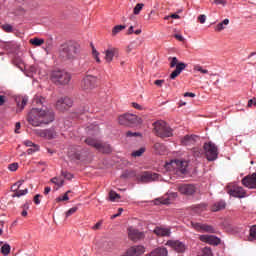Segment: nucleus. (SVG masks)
I'll use <instances>...</instances> for the list:
<instances>
[{"instance_id":"1","label":"nucleus","mask_w":256,"mask_h":256,"mask_svg":"<svg viewBox=\"0 0 256 256\" xmlns=\"http://www.w3.org/2000/svg\"><path fill=\"white\" fill-rule=\"evenodd\" d=\"M54 112L52 110H40L39 108H32L27 116V121L34 127L48 125L54 121Z\"/></svg>"},{"instance_id":"2","label":"nucleus","mask_w":256,"mask_h":256,"mask_svg":"<svg viewBox=\"0 0 256 256\" xmlns=\"http://www.w3.org/2000/svg\"><path fill=\"white\" fill-rule=\"evenodd\" d=\"M80 53L81 46L78 43L74 42L63 44L59 49V57H61V59H64V61L77 59Z\"/></svg>"},{"instance_id":"3","label":"nucleus","mask_w":256,"mask_h":256,"mask_svg":"<svg viewBox=\"0 0 256 256\" xmlns=\"http://www.w3.org/2000/svg\"><path fill=\"white\" fill-rule=\"evenodd\" d=\"M153 132L160 138H169L173 136V129L164 121L154 122Z\"/></svg>"},{"instance_id":"4","label":"nucleus","mask_w":256,"mask_h":256,"mask_svg":"<svg viewBox=\"0 0 256 256\" xmlns=\"http://www.w3.org/2000/svg\"><path fill=\"white\" fill-rule=\"evenodd\" d=\"M51 81L57 85H67L71 81V74L64 70H54L51 72Z\"/></svg>"},{"instance_id":"5","label":"nucleus","mask_w":256,"mask_h":256,"mask_svg":"<svg viewBox=\"0 0 256 256\" xmlns=\"http://www.w3.org/2000/svg\"><path fill=\"white\" fill-rule=\"evenodd\" d=\"M168 59L170 61V68L173 69L176 67L175 70L170 74L169 79L175 80L184 70H186L187 64L184 62H179L177 57H169Z\"/></svg>"},{"instance_id":"6","label":"nucleus","mask_w":256,"mask_h":256,"mask_svg":"<svg viewBox=\"0 0 256 256\" xmlns=\"http://www.w3.org/2000/svg\"><path fill=\"white\" fill-rule=\"evenodd\" d=\"M85 143L89 146H92L99 152L106 153V154H109L112 152V148L109 144L101 142L100 140H97L93 137L86 138Z\"/></svg>"},{"instance_id":"7","label":"nucleus","mask_w":256,"mask_h":256,"mask_svg":"<svg viewBox=\"0 0 256 256\" xmlns=\"http://www.w3.org/2000/svg\"><path fill=\"white\" fill-rule=\"evenodd\" d=\"M188 162L183 160H173L167 164V169L174 171L176 175H185L187 173Z\"/></svg>"},{"instance_id":"8","label":"nucleus","mask_w":256,"mask_h":256,"mask_svg":"<svg viewBox=\"0 0 256 256\" xmlns=\"http://www.w3.org/2000/svg\"><path fill=\"white\" fill-rule=\"evenodd\" d=\"M205 156L209 161H216L218 157V148L212 142L205 143L203 146Z\"/></svg>"},{"instance_id":"9","label":"nucleus","mask_w":256,"mask_h":256,"mask_svg":"<svg viewBox=\"0 0 256 256\" xmlns=\"http://www.w3.org/2000/svg\"><path fill=\"white\" fill-rule=\"evenodd\" d=\"M141 123V119H139L136 115L133 114H125L119 117V124L124 126L130 125H138Z\"/></svg>"},{"instance_id":"10","label":"nucleus","mask_w":256,"mask_h":256,"mask_svg":"<svg viewBox=\"0 0 256 256\" xmlns=\"http://www.w3.org/2000/svg\"><path fill=\"white\" fill-rule=\"evenodd\" d=\"M178 192L185 196H193L197 192V186L195 184H180Z\"/></svg>"},{"instance_id":"11","label":"nucleus","mask_w":256,"mask_h":256,"mask_svg":"<svg viewBox=\"0 0 256 256\" xmlns=\"http://www.w3.org/2000/svg\"><path fill=\"white\" fill-rule=\"evenodd\" d=\"M157 180H159V174L148 171L143 172L142 175L138 177V182L144 184L155 182Z\"/></svg>"},{"instance_id":"12","label":"nucleus","mask_w":256,"mask_h":256,"mask_svg":"<svg viewBox=\"0 0 256 256\" xmlns=\"http://www.w3.org/2000/svg\"><path fill=\"white\" fill-rule=\"evenodd\" d=\"M96 84V77L93 75H87L81 81V88L85 91L93 90Z\"/></svg>"},{"instance_id":"13","label":"nucleus","mask_w":256,"mask_h":256,"mask_svg":"<svg viewBox=\"0 0 256 256\" xmlns=\"http://www.w3.org/2000/svg\"><path fill=\"white\" fill-rule=\"evenodd\" d=\"M165 245L178 253H184L187 250L186 244L179 240H168Z\"/></svg>"},{"instance_id":"14","label":"nucleus","mask_w":256,"mask_h":256,"mask_svg":"<svg viewBox=\"0 0 256 256\" xmlns=\"http://www.w3.org/2000/svg\"><path fill=\"white\" fill-rule=\"evenodd\" d=\"M73 106V100L70 97H63L57 100L56 109L59 111H65Z\"/></svg>"},{"instance_id":"15","label":"nucleus","mask_w":256,"mask_h":256,"mask_svg":"<svg viewBox=\"0 0 256 256\" xmlns=\"http://www.w3.org/2000/svg\"><path fill=\"white\" fill-rule=\"evenodd\" d=\"M177 197H178V193L177 192H170L166 196H163L161 198L155 199V205H159V204L169 205Z\"/></svg>"},{"instance_id":"16","label":"nucleus","mask_w":256,"mask_h":256,"mask_svg":"<svg viewBox=\"0 0 256 256\" xmlns=\"http://www.w3.org/2000/svg\"><path fill=\"white\" fill-rule=\"evenodd\" d=\"M242 185L248 189H256V169L251 175L242 178Z\"/></svg>"},{"instance_id":"17","label":"nucleus","mask_w":256,"mask_h":256,"mask_svg":"<svg viewBox=\"0 0 256 256\" xmlns=\"http://www.w3.org/2000/svg\"><path fill=\"white\" fill-rule=\"evenodd\" d=\"M23 182H24V181H18V182H16V183L12 186L11 190H12V192H14V193L12 194V197H13V198H16V197H17V198H20V197L25 196V195L28 194V189H27V188L24 189V190H19V188L22 186Z\"/></svg>"},{"instance_id":"18","label":"nucleus","mask_w":256,"mask_h":256,"mask_svg":"<svg viewBox=\"0 0 256 256\" xmlns=\"http://www.w3.org/2000/svg\"><path fill=\"white\" fill-rule=\"evenodd\" d=\"M34 134L45 139H53L56 136V132L53 129H46V130L36 129L34 130Z\"/></svg>"},{"instance_id":"19","label":"nucleus","mask_w":256,"mask_h":256,"mask_svg":"<svg viewBox=\"0 0 256 256\" xmlns=\"http://www.w3.org/2000/svg\"><path fill=\"white\" fill-rule=\"evenodd\" d=\"M192 227L198 232L214 233L215 230L212 226L200 223H191Z\"/></svg>"},{"instance_id":"20","label":"nucleus","mask_w":256,"mask_h":256,"mask_svg":"<svg viewBox=\"0 0 256 256\" xmlns=\"http://www.w3.org/2000/svg\"><path fill=\"white\" fill-rule=\"evenodd\" d=\"M145 252L143 246H133L127 250L123 256H140Z\"/></svg>"},{"instance_id":"21","label":"nucleus","mask_w":256,"mask_h":256,"mask_svg":"<svg viewBox=\"0 0 256 256\" xmlns=\"http://www.w3.org/2000/svg\"><path fill=\"white\" fill-rule=\"evenodd\" d=\"M229 194L235 198H245L246 191L243 189V187L236 186L230 189Z\"/></svg>"},{"instance_id":"22","label":"nucleus","mask_w":256,"mask_h":256,"mask_svg":"<svg viewBox=\"0 0 256 256\" xmlns=\"http://www.w3.org/2000/svg\"><path fill=\"white\" fill-rule=\"evenodd\" d=\"M128 236L132 241L136 242L144 238V233L139 232L138 230L130 227L128 229Z\"/></svg>"},{"instance_id":"23","label":"nucleus","mask_w":256,"mask_h":256,"mask_svg":"<svg viewBox=\"0 0 256 256\" xmlns=\"http://www.w3.org/2000/svg\"><path fill=\"white\" fill-rule=\"evenodd\" d=\"M153 233L158 237H170L172 232L170 228L156 227Z\"/></svg>"},{"instance_id":"24","label":"nucleus","mask_w":256,"mask_h":256,"mask_svg":"<svg viewBox=\"0 0 256 256\" xmlns=\"http://www.w3.org/2000/svg\"><path fill=\"white\" fill-rule=\"evenodd\" d=\"M105 61L110 64L113 61V57H118V49L116 48H109L105 52Z\"/></svg>"},{"instance_id":"25","label":"nucleus","mask_w":256,"mask_h":256,"mask_svg":"<svg viewBox=\"0 0 256 256\" xmlns=\"http://www.w3.org/2000/svg\"><path fill=\"white\" fill-rule=\"evenodd\" d=\"M199 239L202 242L209 243L211 245H218L220 243V239L211 235H201L199 236Z\"/></svg>"},{"instance_id":"26","label":"nucleus","mask_w":256,"mask_h":256,"mask_svg":"<svg viewBox=\"0 0 256 256\" xmlns=\"http://www.w3.org/2000/svg\"><path fill=\"white\" fill-rule=\"evenodd\" d=\"M199 137L197 135H186L181 139L182 145L190 146L191 144H195Z\"/></svg>"},{"instance_id":"27","label":"nucleus","mask_w":256,"mask_h":256,"mask_svg":"<svg viewBox=\"0 0 256 256\" xmlns=\"http://www.w3.org/2000/svg\"><path fill=\"white\" fill-rule=\"evenodd\" d=\"M146 256H168V250L165 247H159L146 254Z\"/></svg>"},{"instance_id":"28","label":"nucleus","mask_w":256,"mask_h":256,"mask_svg":"<svg viewBox=\"0 0 256 256\" xmlns=\"http://www.w3.org/2000/svg\"><path fill=\"white\" fill-rule=\"evenodd\" d=\"M226 208V202L225 200H219L217 202H215L212 206H211V211L212 212H219L222 211Z\"/></svg>"},{"instance_id":"29","label":"nucleus","mask_w":256,"mask_h":256,"mask_svg":"<svg viewBox=\"0 0 256 256\" xmlns=\"http://www.w3.org/2000/svg\"><path fill=\"white\" fill-rule=\"evenodd\" d=\"M153 149H154L156 154H160V155H164L167 151L166 146L164 144H161V143H155L153 145Z\"/></svg>"},{"instance_id":"30","label":"nucleus","mask_w":256,"mask_h":256,"mask_svg":"<svg viewBox=\"0 0 256 256\" xmlns=\"http://www.w3.org/2000/svg\"><path fill=\"white\" fill-rule=\"evenodd\" d=\"M68 157H70V159H76L77 161H80L81 153L79 151L74 152L73 150H69Z\"/></svg>"},{"instance_id":"31","label":"nucleus","mask_w":256,"mask_h":256,"mask_svg":"<svg viewBox=\"0 0 256 256\" xmlns=\"http://www.w3.org/2000/svg\"><path fill=\"white\" fill-rule=\"evenodd\" d=\"M45 101V98L42 96L36 95L34 96V100H32L33 105H43Z\"/></svg>"},{"instance_id":"32","label":"nucleus","mask_w":256,"mask_h":256,"mask_svg":"<svg viewBox=\"0 0 256 256\" xmlns=\"http://www.w3.org/2000/svg\"><path fill=\"white\" fill-rule=\"evenodd\" d=\"M229 24V20L225 19L223 22L219 23L216 27H215V31L220 32L222 30L225 29L224 25L227 26Z\"/></svg>"},{"instance_id":"33","label":"nucleus","mask_w":256,"mask_h":256,"mask_svg":"<svg viewBox=\"0 0 256 256\" xmlns=\"http://www.w3.org/2000/svg\"><path fill=\"white\" fill-rule=\"evenodd\" d=\"M109 198H110V201L115 202L117 199H120L121 196L116 191L111 190L109 192Z\"/></svg>"},{"instance_id":"34","label":"nucleus","mask_w":256,"mask_h":256,"mask_svg":"<svg viewBox=\"0 0 256 256\" xmlns=\"http://www.w3.org/2000/svg\"><path fill=\"white\" fill-rule=\"evenodd\" d=\"M30 43L34 46H41L45 43L44 39H40V38H33L30 40Z\"/></svg>"},{"instance_id":"35","label":"nucleus","mask_w":256,"mask_h":256,"mask_svg":"<svg viewBox=\"0 0 256 256\" xmlns=\"http://www.w3.org/2000/svg\"><path fill=\"white\" fill-rule=\"evenodd\" d=\"M198 256H212L211 249L208 247L203 248L199 253Z\"/></svg>"},{"instance_id":"36","label":"nucleus","mask_w":256,"mask_h":256,"mask_svg":"<svg viewBox=\"0 0 256 256\" xmlns=\"http://www.w3.org/2000/svg\"><path fill=\"white\" fill-rule=\"evenodd\" d=\"M51 183L58 186V187H62L64 185V180L63 179H59L57 177H53L51 179Z\"/></svg>"},{"instance_id":"37","label":"nucleus","mask_w":256,"mask_h":256,"mask_svg":"<svg viewBox=\"0 0 256 256\" xmlns=\"http://www.w3.org/2000/svg\"><path fill=\"white\" fill-rule=\"evenodd\" d=\"M71 193L70 190L66 191L63 196H59L56 198V202H63V201H68L69 200V194Z\"/></svg>"},{"instance_id":"38","label":"nucleus","mask_w":256,"mask_h":256,"mask_svg":"<svg viewBox=\"0 0 256 256\" xmlns=\"http://www.w3.org/2000/svg\"><path fill=\"white\" fill-rule=\"evenodd\" d=\"M11 251V247L9 244H4L2 247H1V253L5 256L9 255Z\"/></svg>"},{"instance_id":"39","label":"nucleus","mask_w":256,"mask_h":256,"mask_svg":"<svg viewBox=\"0 0 256 256\" xmlns=\"http://www.w3.org/2000/svg\"><path fill=\"white\" fill-rule=\"evenodd\" d=\"M126 28L125 25H117L113 28L112 30V35L115 36L117 35L119 32H121L122 30H124Z\"/></svg>"},{"instance_id":"40","label":"nucleus","mask_w":256,"mask_h":256,"mask_svg":"<svg viewBox=\"0 0 256 256\" xmlns=\"http://www.w3.org/2000/svg\"><path fill=\"white\" fill-rule=\"evenodd\" d=\"M27 103H28V97H23L21 102L18 101V108L20 109V111L24 109Z\"/></svg>"},{"instance_id":"41","label":"nucleus","mask_w":256,"mask_h":256,"mask_svg":"<svg viewBox=\"0 0 256 256\" xmlns=\"http://www.w3.org/2000/svg\"><path fill=\"white\" fill-rule=\"evenodd\" d=\"M98 132H99V128H98L97 125L96 126L88 127V134H90V135H97Z\"/></svg>"},{"instance_id":"42","label":"nucleus","mask_w":256,"mask_h":256,"mask_svg":"<svg viewBox=\"0 0 256 256\" xmlns=\"http://www.w3.org/2000/svg\"><path fill=\"white\" fill-rule=\"evenodd\" d=\"M92 55H93L94 59L96 60V62L98 64H100L101 60L99 58V52L95 49V47H92Z\"/></svg>"},{"instance_id":"43","label":"nucleus","mask_w":256,"mask_h":256,"mask_svg":"<svg viewBox=\"0 0 256 256\" xmlns=\"http://www.w3.org/2000/svg\"><path fill=\"white\" fill-rule=\"evenodd\" d=\"M145 152V148H140L132 153V157H141Z\"/></svg>"},{"instance_id":"44","label":"nucleus","mask_w":256,"mask_h":256,"mask_svg":"<svg viewBox=\"0 0 256 256\" xmlns=\"http://www.w3.org/2000/svg\"><path fill=\"white\" fill-rule=\"evenodd\" d=\"M77 211H78V207L77 206L71 207L69 210H67L66 217L68 218V217L72 216Z\"/></svg>"},{"instance_id":"45","label":"nucleus","mask_w":256,"mask_h":256,"mask_svg":"<svg viewBox=\"0 0 256 256\" xmlns=\"http://www.w3.org/2000/svg\"><path fill=\"white\" fill-rule=\"evenodd\" d=\"M194 71L200 72L201 74H208V70L203 69L202 66H200V65H195L194 66Z\"/></svg>"},{"instance_id":"46","label":"nucleus","mask_w":256,"mask_h":256,"mask_svg":"<svg viewBox=\"0 0 256 256\" xmlns=\"http://www.w3.org/2000/svg\"><path fill=\"white\" fill-rule=\"evenodd\" d=\"M61 175L66 179V180H72L74 175L68 171H62Z\"/></svg>"},{"instance_id":"47","label":"nucleus","mask_w":256,"mask_h":256,"mask_svg":"<svg viewBox=\"0 0 256 256\" xmlns=\"http://www.w3.org/2000/svg\"><path fill=\"white\" fill-rule=\"evenodd\" d=\"M144 6V4H137L134 8V14L139 15Z\"/></svg>"},{"instance_id":"48","label":"nucleus","mask_w":256,"mask_h":256,"mask_svg":"<svg viewBox=\"0 0 256 256\" xmlns=\"http://www.w3.org/2000/svg\"><path fill=\"white\" fill-rule=\"evenodd\" d=\"M1 28L7 33H12L13 32V27L9 24H4V25L1 26Z\"/></svg>"},{"instance_id":"49","label":"nucleus","mask_w":256,"mask_h":256,"mask_svg":"<svg viewBox=\"0 0 256 256\" xmlns=\"http://www.w3.org/2000/svg\"><path fill=\"white\" fill-rule=\"evenodd\" d=\"M194 157H201L203 151L200 148H193L192 150Z\"/></svg>"},{"instance_id":"50","label":"nucleus","mask_w":256,"mask_h":256,"mask_svg":"<svg viewBox=\"0 0 256 256\" xmlns=\"http://www.w3.org/2000/svg\"><path fill=\"white\" fill-rule=\"evenodd\" d=\"M39 148H40V147H39L38 145H34V146H32L31 148H29V149L27 150V152H28V154H33V153L39 151Z\"/></svg>"},{"instance_id":"51","label":"nucleus","mask_w":256,"mask_h":256,"mask_svg":"<svg viewBox=\"0 0 256 256\" xmlns=\"http://www.w3.org/2000/svg\"><path fill=\"white\" fill-rule=\"evenodd\" d=\"M250 237H251L252 239H256V226H252V227L250 228Z\"/></svg>"},{"instance_id":"52","label":"nucleus","mask_w":256,"mask_h":256,"mask_svg":"<svg viewBox=\"0 0 256 256\" xmlns=\"http://www.w3.org/2000/svg\"><path fill=\"white\" fill-rule=\"evenodd\" d=\"M8 168H9V170H10L11 172H16L17 169H18V163H12V164L9 165Z\"/></svg>"},{"instance_id":"53","label":"nucleus","mask_w":256,"mask_h":256,"mask_svg":"<svg viewBox=\"0 0 256 256\" xmlns=\"http://www.w3.org/2000/svg\"><path fill=\"white\" fill-rule=\"evenodd\" d=\"M164 83H165L164 79H158L154 81V85H156L157 87H162Z\"/></svg>"},{"instance_id":"54","label":"nucleus","mask_w":256,"mask_h":256,"mask_svg":"<svg viewBox=\"0 0 256 256\" xmlns=\"http://www.w3.org/2000/svg\"><path fill=\"white\" fill-rule=\"evenodd\" d=\"M256 107V97L251 98L250 100H248V107Z\"/></svg>"},{"instance_id":"55","label":"nucleus","mask_w":256,"mask_h":256,"mask_svg":"<svg viewBox=\"0 0 256 256\" xmlns=\"http://www.w3.org/2000/svg\"><path fill=\"white\" fill-rule=\"evenodd\" d=\"M127 137H138V136H141L140 133H137V132H131V131H128L126 133Z\"/></svg>"},{"instance_id":"56","label":"nucleus","mask_w":256,"mask_h":256,"mask_svg":"<svg viewBox=\"0 0 256 256\" xmlns=\"http://www.w3.org/2000/svg\"><path fill=\"white\" fill-rule=\"evenodd\" d=\"M6 100H7L6 95L0 94V107L5 104Z\"/></svg>"},{"instance_id":"57","label":"nucleus","mask_w":256,"mask_h":256,"mask_svg":"<svg viewBox=\"0 0 256 256\" xmlns=\"http://www.w3.org/2000/svg\"><path fill=\"white\" fill-rule=\"evenodd\" d=\"M40 198H41L40 194H36L34 196V204L39 205L41 203Z\"/></svg>"},{"instance_id":"58","label":"nucleus","mask_w":256,"mask_h":256,"mask_svg":"<svg viewBox=\"0 0 256 256\" xmlns=\"http://www.w3.org/2000/svg\"><path fill=\"white\" fill-rule=\"evenodd\" d=\"M214 3L216 5H222V6H225L227 4L226 0H214Z\"/></svg>"},{"instance_id":"59","label":"nucleus","mask_w":256,"mask_h":256,"mask_svg":"<svg viewBox=\"0 0 256 256\" xmlns=\"http://www.w3.org/2000/svg\"><path fill=\"white\" fill-rule=\"evenodd\" d=\"M198 21L201 23V24H204L205 21H206V16L205 15H200L198 17Z\"/></svg>"},{"instance_id":"60","label":"nucleus","mask_w":256,"mask_h":256,"mask_svg":"<svg viewBox=\"0 0 256 256\" xmlns=\"http://www.w3.org/2000/svg\"><path fill=\"white\" fill-rule=\"evenodd\" d=\"M136 45L135 43H131L127 48V53H131L133 49H135Z\"/></svg>"},{"instance_id":"61","label":"nucleus","mask_w":256,"mask_h":256,"mask_svg":"<svg viewBox=\"0 0 256 256\" xmlns=\"http://www.w3.org/2000/svg\"><path fill=\"white\" fill-rule=\"evenodd\" d=\"M118 212H119V214H113L111 216V219H115V218L119 217L121 215V213L123 212V208L120 207Z\"/></svg>"},{"instance_id":"62","label":"nucleus","mask_w":256,"mask_h":256,"mask_svg":"<svg viewBox=\"0 0 256 256\" xmlns=\"http://www.w3.org/2000/svg\"><path fill=\"white\" fill-rule=\"evenodd\" d=\"M24 144H25L27 147H34L35 145H37V144H34L32 141H29V140L25 141Z\"/></svg>"},{"instance_id":"63","label":"nucleus","mask_w":256,"mask_h":256,"mask_svg":"<svg viewBox=\"0 0 256 256\" xmlns=\"http://www.w3.org/2000/svg\"><path fill=\"white\" fill-rule=\"evenodd\" d=\"M174 37H175L177 40H179L180 42L185 41V38H184L182 35L176 34V35H174Z\"/></svg>"},{"instance_id":"64","label":"nucleus","mask_w":256,"mask_h":256,"mask_svg":"<svg viewBox=\"0 0 256 256\" xmlns=\"http://www.w3.org/2000/svg\"><path fill=\"white\" fill-rule=\"evenodd\" d=\"M102 225V221H99L92 229L93 230H99Z\"/></svg>"}]
</instances>
